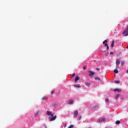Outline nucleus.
Wrapping results in <instances>:
<instances>
[{
	"instance_id": "4468645a",
	"label": "nucleus",
	"mask_w": 128,
	"mask_h": 128,
	"mask_svg": "<svg viewBox=\"0 0 128 128\" xmlns=\"http://www.w3.org/2000/svg\"><path fill=\"white\" fill-rule=\"evenodd\" d=\"M116 124H120V120H116Z\"/></svg>"
},
{
	"instance_id": "72a5a7b5",
	"label": "nucleus",
	"mask_w": 128,
	"mask_h": 128,
	"mask_svg": "<svg viewBox=\"0 0 128 128\" xmlns=\"http://www.w3.org/2000/svg\"><path fill=\"white\" fill-rule=\"evenodd\" d=\"M64 128H66V124H64Z\"/></svg>"
},
{
	"instance_id": "bb28decb",
	"label": "nucleus",
	"mask_w": 128,
	"mask_h": 128,
	"mask_svg": "<svg viewBox=\"0 0 128 128\" xmlns=\"http://www.w3.org/2000/svg\"><path fill=\"white\" fill-rule=\"evenodd\" d=\"M54 90L53 91H52V92H51V94H54Z\"/></svg>"
},
{
	"instance_id": "2f4dec72",
	"label": "nucleus",
	"mask_w": 128,
	"mask_h": 128,
	"mask_svg": "<svg viewBox=\"0 0 128 128\" xmlns=\"http://www.w3.org/2000/svg\"><path fill=\"white\" fill-rule=\"evenodd\" d=\"M98 106L96 105V106H94V108H98Z\"/></svg>"
},
{
	"instance_id": "e433bc0d",
	"label": "nucleus",
	"mask_w": 128,
	"mask_h": 128,
	"mask_svg": "<svg viewBox=\"0 0 128 128\" xmlns=\"http://www.w3.org/2000/svg\"><path fill=\"white\" fill-rule=\"evenodd\" d=\"M108 52H107L106 56H108Z\"/></svg>"
},
{
	"instance_id": "c9c22d12",
	"label": "nucleus",
	"mask_w": 128,
	"mask_h": 128,
	"mask_svg": "<svg viewBox=\"0 0 128 128\" xmlns=\"http://www.w3.org/2000/svg\"><path fill=\"white\" fill-rule=\"evenodd\" d=\"M96 70H100V68H96Z\"/></svg>"
},
{
	"instance_id": "7c9ffc66",
	"label": "nucleus",
	"mask_w": 128,
	"mask_h": 128,
	"mask_svg": "<svg viewBox=\"0 0 128 128\" xmlns=\"http://www.w3.org/2000/svg\"><path fill=\"white\" fill-rule=\"evenodd\" d=\"M43 126H44L45 128H46V124H44Z\"/></svg>"
},
{
	"instance_id": "f257e3e1",
	"label": "nucleus",
	"mask_w": 128,
	"mask_h": 128,
	"mask_svg": "<svg viewBox=\"0 0 128 128\" xmlns=\"http://www.w3.org/2000/svg\"><path fill=\"white\" fill-rule=\"evenodd\" d=\"M120 64V60L117 59L116 60V68H119Z\"/></svg>"
},
{
	"instance_id": "cd10ccee",
	"label": "nucleus",
	"mask_w": 128,
	"mask_h": 128,
	"mask_svg": "<svg viewBox=\"0 0 128 128\" xmlns=\"http://www.w3.org/2000/svg\"><path fill=\"white\" fill-rule=\"evenodd\" d=\"M56 106V104H52V106Z\"/></svg>"
},
{
	"instance_id": "f3484780",
	"label": "nucleus",
	"mask_w": 128,
	"mask_h": 128,
	"mask_svg": "<svg viewBox=\"0 0 128 128\" xmlns=\"http://www.w3.org/2000/svg\"><path fill=\"white\" fill-rule=\"evenodd\" d=\"M119 97H120V94L116 95L115 97V100H118V98Z\"/></svg>"
},
{
	"instance_id": "a211bd4d",
	"label": "nucleus",
	"mask_w": 128,
	"mask_h": 128,
	"mask_svg": "<svg viewBox=\"0 0 128 128\" xmlns=\"http://www.w3.org/2000/svg\"><path fill=\"white\" fill-rule=\"evenodd\" d=\"M106 42H108V40H105L103 42L102 44H106Z\"/></svg>"
},
{
	"instance_id": "4be33fe9",
	"label": "nucleus",
	"mask_w": 128,
	"mask_h": 128,
	"mask_svg": "<svg viewBox=\"0 0 128 128\" xmlns=\"http://www.w3.org/2000/svg\"><path fill=\"white\" fill-rule=\"evenodd\" d=\"M82 119V116H80L78 118V120H80Z\"/></svg>"
},
{
	"instance_id": "f03ea898",
	"label": "nucleus",
	"mask_w": 128,
	"mask_h": 128,
	"mask_svg": "<svg viewBox=\"0 0 128 128\" xmlns=\"http://www.w3.org/2000/svg\"><path fill=\"white\" fill-rule=\"evenodd\" d=\"M56 115H55L52 118H49V120H50V122H52L54 120H56Z\"/></svg>"
},
{
	"instance_id": "dca6fc26",
	"label": "nucleus",
	"mask_w": 128,
	"mask_h": 128,
	"mask_svg": "<svg viewBox=\"0 0 128 128\" xmlns=\"http://www.w3.org/2000/svg\"><path fill=\"white\" fill-rule=\"evenodd\" d=\"M94 80H100V78H99L98 77H96V78H94Z\"/></svg>"
},
{
	"instance_id": "393cba45",
	"label": "nucleus",
	"mask_w": 128,
	"mask_h": 128,
	"mask_svg": "<svg viewBox=\"0 0 128 128\" xmlns=\"http://www.w3.org/2000/svg\"><path fill=\"white\" fill-rule=\"evenodd\" d=\"M74 76H76V74L74 73L72 74V77L74 78Z\"/></svg>"
},
{
	"instance_id": "f704fd0d",
	"label": "nucleus",
	"mask_w": 128,
	"mask_h": 128,
	"mask_svg": "<svg viewBox=\"0 0 128 128\" xmlns=\"http://www.w3.org/2000/svg\"><path fill=\"white\" fill-rule=\"evenodd\" d=\"M86 67L84 66V67L83 68V70H86Z\"/></svg>"
},
{
	"instance_id": "aec40b11",
	"label": "nucleus",
	"mask_w": 128,
	"mask_h": 128,
	"mask_svg": "<svg viewBox=\"0 0 128 128\" xmlns=\"http://www.w3.org/2000/svg\"><path fill=\"white\" fill-rule=\"evenodd\" d=\"M121 66H123L124 64V61H121Z\"/></svg>"
},
{
	"instance_id": "473e14b6",
	"label": "nucleus",
	"mask_w": 128,
	"mask_h": 128,
	"mask_svg": "<svg viewBox=\"0 0 128 128\" xmlns=\"http://www.w3.org/2000/svg\"><path fill=\"white\" fill-rule=\"evenodd\" d=\"M50 116H53L54 117V114H52V113H51V114Z\"/></svg>"
},
{
	"instance_id": "412c9836",
	"label": "nucleus",
	"mask_w": 128,
	"mask_h": 128,
	"mask_svg": "<svg viewBox=\"0 0 128 128\" xmlns=\"http://www.w3.org/2000/svg\"><path fill=\"white\" fill-rule=\"evenodd\" d=\"M74 126L72 125H72H70L68 128H73Z\"/></svg>"
},
{
	"instance_id": "b1692460",
	"label": "nucleus",
	"mask_w": 128,
	"mask_h": 128,
	"mask_svg": "<svg viewBox=\"0 0 128 128\" xmlns=\"http://www.w3.org/2000/svg\"><path fill=\"white\" fill-rule=\"evenodd\" d=\"M120 81H115L116 84H120Z\"/></svg>"
},
{
	"instance_id": "9b49d317",
	"label": "nucleus",
	"mask_w": 128,
	"mask_h": 128,
	"mask_svg": "<svg viewBox=\"0 0 128 128\" xmlns=\"http://www.w3.org/2000/svg\"><path fill=\"white\" fill-rule=\"evenodd\" d=\"M85 85L86 86H90V84L88 82H85Z\"/></svg>"
},
{
	"instance_id": "9d476101",
	"label": "nucleus",
	"mask_w": 128,
	"mask_h": 128,
	"mask_svg": "<svg viewBox=\"0 0 128 128\" xmlns=\"http://www.w3.org/2000/svg\"><path fill=\"white\" fill-rule=\"evenodd\" d=\"M46 114L47 116H50L52 114V112L47 111Z\"/></svg>"
},
{
	"instance_id": "5701e85b",
	"label": "nucleus",
	"mask_w": 128,
	"mask_h": 128,
	"mask_svg": "<svg viewBox=\"0 0 128 128\" xmlns=\"http://www.w3.org/2000/svg\"><path fill=\"white\" fill-rule=\"evenodd\" d=\"M108 98H106V100H105V102H108Z\"/></svg>"
},
{
	"instance_id": "0eeeda50",
	"label": "nucleus",
	"mask_w": 128,
	"mask_h": 128,
	"mask_svg": "<svg viewBox=\"0 0 128 128\" xmlns=\"http://www.w3.org/2000/svg\"><path fill=\"white\" fill-rule=\"evenodd\" d=\"M114 92H122V90L119 88H116L114 90Z\"/></svg>"
},
{
	"instance_id": "c85d7f7f",
	"label": "nucleus",
	"mask_w": 128,
	"mask_h": 128,
	"mask_svg": "<svg viewBox=\"0 0 128 128\" xmlns=\"http://www.w3.org/2000/svg\"><path fill=\"white\" fill-rule=\"evenodd\" d=\"M108 46V44H104V46Z\"/></svg>"
},
{
	"instance_id": "20e7f679",
	"label": "nucleus",
	"mask_w": 128,
	"mask_h": 128,
	"mask_svg": "<svg viewBox=\"0 0 128 128\" xmlns=\"http://www.w3.org/2000/svg\"><path fill=\"white\" fill-rule=\"evenodd\" d=\"M104 118H100L99 120H98L97 122H104Z\"/></svg>"
},
{
	"instance_id": "423d86ee",
	"label": "nucleus",
	"mask_w": 128,
	"mask_h": 128,
	"mask_svg": "<svg viewBox=\"0 0 128 128\" xmlns=\"http://www.w3.org/2000/svg\"><path fill=\"white\" fill-rule=\"evenodd\" d=\"M88 72H90L89 76H94V72H92V71H89Z\"/></svg>"
},
{
	"instance_id": "f8f14e48",
	"label": "nucleus",
	"mask_w": 128,
	"mask_h": 128,
	"mask_svg": "<svg viewBox=\"0 0 128 128\" xmlns=\"http://www.w3.org/2000/svg\"><path fill=\"white\" fill-rule=\"evenodd\" d=\"M74 88H80V84H77L74 85Z\"/></svg>"
},
{
	"instance_id": "39448f33",
	"label": "nucleus",
	"mask_w": 128,
	"mask_h": 128,
	"mask_svg": "<svg viewBox=\"0 0 128 128\" xmlns=\"http://www.w3.org/2000/svg\"><path fill=\"white\" fill-rule=\"evenodd\" d=\"M74 104V100H72L68 101V104Z\"/></svg>"
},
{
	"instance_id": "6ab92c4d",
	"label": "nucleus",
	"mask_w": 128,
	"mask_h": 128,
	"mask_svg": "<svg viewBox=\"0 0 128 128\" xmlns=\"http://www.w3.org/2000/svg\"><path fill=\"white\" fill-rule=\"evenodd\" d=\"M46 100V96L42 97V100Z\"/></svg>"
},
{
	"instance_id": "a878e982",
	"label": "nucleus",
	"mask_w": 128,
	"mask_h": 128,
	"mask_svg": "<svg viewBox=\"0 0 128 128\" xmlns=\"http://www.w3.org/2000/svg\"><path fill=\"white\" fill-rule=\"evenodd\" d=\"M108 48H110V47L108 46H106V50H108Z\"/></svg>"
},
{
	"instance_id": "c756f323",
	"label": "nucleus",
	"mask_w": 128,
	"mask_h": 128,
	"mask_svg": "<svg viewBox=\"0 0 128 128\" xmlns=\"http://www.w3.org/2000/svg\"><path fill=\"white\" fill-rule=\"evenodd\" d=\"M110 54H114V52H110Z\"/></svg>"
},
{
	"instance_id": "2eb2a0df",
	"label": "nucleus",
	"mask_w": 128,
	"mask_h": 128,
	"mask_svg": "<svg viewBox=\"0 0 128 128\" xmlns=\"http://www.w3.org/2000/svg\"><path fill=\"white\" fill-rule=\"evenodd\" d=\"M114 40H113L112 42V43L111 44V48H114Z\"/></svg>"
},
{
	"instance_id": "7ed1b4c3",
	"label": "nucleus",
	"mask_w": 128,
	"mask_h": 128,
	"mask_svg": "<svg viewBox=\"0 0 128 128\" xmlns=\"http://www.w3.org/2000/svg\"><path fill=\"white\" fill-rule=\"evenodd\" d=\"M78 111H75L74 113V118H76V116H78Z\"/></svg>"
},
{
	"instance_id": "1a4fd4ad",
	"label": "nucleus",
	"mask_w": 128,
	"mask_h": 128,
	"mask_svg": "<svg viewBox=\"0 0 128 128\" xmlns=\"http://www.w3.org/2000/svg\"><path fill=\"white\" fill-rule=\"evenodd\" d=\"M80 80V76H76V78H75V80H74L75 82H76V81H77V80Z\"/></svg>"
},
{
	"instance_id": "6e6552de",
	"label": "nucleus",
	"mask_w": 128,
	"mask_h": 128,
	"mask_svg": "<svg viewBox=\"0 0 128 128\" xmlns=\"http://www.w3.org/2000/svg\"><path fill=\"white\" fill-rule=\"evenodd\" d=\"M40 114V111H37L36 113H35V116H38V114Z\"/></svg>"
},
{
	"instance_id": "ddd939ff",
	"label": "nucleus",
	"mask_w": 128,
	"mask_h": 128,
	"mask_svg": "<svg viewBox=\"0 0 128 128\" xmlns=\"http://www.w3.org/2000/svg\"><path fill=\"white\" fill-rule=\"evenodd\" d=\"M114 72L115 74H118V68H116V69L114 70Z\"/></svg>"
}]
</instances>
